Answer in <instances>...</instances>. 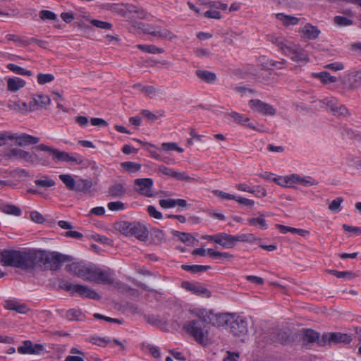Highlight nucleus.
Listing matches in <instances>:
<instances>
[{
  "mask_svg": "<svg viewBox=\"0 0 361 361\" xmlns=\"http://www.w3.org/2000/svg\"><path fill=\"white\" fill-rule=\"evenodd\" d=\"M183 288L185 290L199 296L209 298L211 292L205 286L199 283H192L188 281H185L182 284Z\"/></svg>",
  "mask_w": 361,
  "mask_h": 361,
  "instance_id": "obj_15",
  "label": "nucleus"
},
{
  "mask_svg": "<svg viewBox=\"0 0 361 361\" xmlns=\"http://www.w3.org/2000/svg\"><path fill=\"white\" fill-rule=\"evenodd\" d=\"M107 207L111 211H119L125 209V204L120 202H111L107 204Z\"/></svg>",
  "mask_w": 361,
  "mask_h": 361,
  "instance_id": "obj_63",
  "label": "nucleus"
},
{
  "mask_svg": "<svg viewBox=\"0 0 361 361\" xmlns=\"http://www.w3.org/2000/svg\"><path fill=\"white\" fill-rule=\"evenodd\" d=\"M331 112L335 116L337 117H346L350 115L349 110L344 105H341L338 106L337 104H336Z\"/></svg>",
  "mask_w": 361,
  "mask_h": 361,
  "instance_id": "obj_44",
  "label": "nucleus"
},
{
  "mask_svg": "<svg viewBox=\"0 0 361 361\" xmlns=\"http://www.w3.org/2000/svg\"><path fill=\"white\" fill-rule=\"evenodd\" d=\"M331 343H350L352 341L351 336L347 334H342L340 332L331 333Z\"/></svg>",
  "mask_w": 361,
  "mask_h": 361,
  "instance_id": "obj_26",
  "label": "nucleus"
},
{
  "mask_svg": "<svg viewBox=\"0 0 361 361\" xmlns=\"http://www.w3.org/2000/svg\"><path fill=\"white\" fill-rule=\"evenodd\" d=\"M95 266L84 262H73L68 266V271L85 281H92Z\"/></svg>",
  "mask_w": 361,
  "mask_h": 361,
  "instance_id": "obj_7",
  "label": "nucleus"
},
{
  "mask_svg": "<svg viewBox=\"0 0 361 361\" xmlns=\"http://www.w3.org/2000/svg\"><path fill=\"white\" fill-rule=\"evenodd\" d=\"M133 27L140 30L145 34H149L150 35L154 36V33L156 31V27L151 24H145L143 23L138 22H133Z\"/></svg>",
  "mask_w": 361,
  "mask_h": 361,
  "instance_id": "obj_33",
  "label": "nucleus"
},
{
  "mask_svg": "<svg viewBox=\"0 0 361 361\" xmlns=\"http://www.w3.org/2000/svg\"><path fill=\"white\" fill-rule=\"evenodd\" d=\"M228 329L234 336H243L246 335L248 331L247 318L233 314Z\"/></svg>",
  "mask_w": 361,
  "mask_h": 361,
  "instance_id": "obj_9",
  "label": "nucleus"
},
{
  "mask_svg": "<svg viewBox=\"0 0 361 361\" xmlns=\"http://www.w3.org/2000/svg\"><path fill=\"white\" fill-rule=\"evenodd\" d=\"M15 134L11 133L7 131L0 133V147L4 146L6 144L8 140H14Z\"/></svg>",
  "mask_w": 361,
  "mask_h": 361,
  "instance_id": "obj_54",
  "label": "nucleus"
},
{
  "mask_svg": "<svg viewBox=\"0 0 361 361\" xmlns=\"http://www.w3.org/2000/svg\"><path fill=\"white\" fill-rule=\"evenodd\" d=\"M7 155L10 158L16 157L27 162L34 163L35 161V157L33 154L21 149L13 148L10 150Z\"/></svg>",
  "mask_w": 361,
  "mask_h": 361,
  "instance_id": "obj_19",
  "label": "nucleus"
},
{
  "mask_svg": "<svg viewBox=\"0 0 361 361\" xmlns=\"http://www.w3.org/2000/svg\"><path fill=\"white\" fill-rule=\"evenodd\" d=\"M233 314L230 313L214 314L212 311H209V322L219 327H229L231 320L233 319Z\"/></svg>",
  "mask_w": 361,
  "mask_h": 361,
  "instance_id": "obj_12",
  "label": "nucleus"
},
{
  "mask_svg": "<svg viewBox=\"0 0 361 361\" xmlns=\"http://www.w3.org/2000/svg\"><path fill=\"white\" fill-rule=\"evenodd\" d=\"M60 180L66 185V187L70 190H74L75 188L76 181L69 174L59 175Z\"/></svg>",
  "mask_w": 361,
  "mask_h": 361,
  "instance_id": "obj_38",
  "label": "nucleus"
},
{
  "mask_svg": "<svg viewBox=\"0 0 361 361\" xmlns=\"http://www.w3.org/2000/svg\"><path fill=\"white\" fill-rule=\"evenodd\" d=\"M25 85V82L19 78H9L7 81L8 90L11 92L18 91Z\"/></svg>",
  "mask_w": 361,
  "mask_h": 361,
  "instance_id": "obj_31",
  "label": "nucleus"
},
{
  "mask_svg": "<svg viewBox=\"0 0 361 361\" xmlns=\"http://www.w3.org/2000/svg\"><path fill=\"white\" fill-rule=\"evenodd\" d=\"M181 268L185 271H191L192 273H198L209 270L210 269V267L204 265L183 264L181 266Z\"/></svg>",
  "mask_w": 361,
  "mask_h": 361,
  "instance_id": "obj_42",
  "label": "nucleus"
},
{
  "mask_svg": "<svg viewBox=\"0 0 361 361\" xmlns=\"http://www.w3.org/2000/svg\"><path fill=\"white\" fill-rule=\"evenodd\" d=\"M288 338V335L286 332H272L270 334L263 333L259 336L257 343L259 347L264 348L262 343L285 344Z\"/></svg>",
  "mask_w": 361,
  "mask_h": 361,
  "instance_id": "obj_10",
  "label": "nucleus"
},
{
  "mask_svg": "<svg viewBox=\"0 0 361 361\" xmlns=\"http://www.w3.org/2000/svg\"><path fill=\"white\" fill-rule=\"evenodd\" d=\"M271 41L283 54L288 56L293 61L304 63L309 62L310 58L307 52L300 45L283 37H274Z\"/></svg>",
  "mask_w": 361,
  "mask_h": 361,
  "instance_id": "obj_3",
  "label": "nucleus"
},
{
  "mask_svg": "<svg viewBox=\"0 0 361 361\" xmlns=\"http://www.w3.org/2000/svg\"><path fill=\"white\" fill-rule=\"evenodd\" d=\"M142 350H145L146 348L149 350L150 354L154 357V358H159L160 357V351L158 347L154 346L150 344H145L142 343Z\"/></svg>",
  "mask_w": 361,
  "mask_h": 361,
  "instance_id": "obj_56",
  "label": "nucleus"
},
{
  "mask_svg": "<svg viewBox=\"0 0 361 361\" xmlns=\"http://www.w3.org/2000/svg\"><path fill=\"white\" fill-rule=\"evenodd\" d=\"M59 286L62 289L68 291L71 293H77L81 297L89 298L94 300L100 298L99 295L94 290L90 289L86 286L62 281L60 283Z\"/></svg>",
  "mask_w": 361,
  "mask_h": 361,
  "instance_id": "obj_8",
  "label": "nucleus"
},
{
  "mask_svg": "<svg viewBox=\"0 0 361 361\" xmlns=\"http://www.w3.org/2000/svg\"><path fill=\"white\" fill-rule=\"evenodd\" d=\"M312 75L314 78L319 79L324 84L335 82L337 80L336 77L331 75L329 73L326 71L314 73Z\"/></svg>",
  "mask_w": 361,
  "mask_h": 361,
  "instance_id": "obj_34",
  "label": "nucleus"
},
{
  "mask_svg": "<svg viewBox=\"0 0 361 361\" xmlns=\"http://www.w3.org/2000/svg\"><path fill=\"white\" fill-rule=\"evenodd\" d=\"M37 82L39 85H44L48 82H51L54 80V76L52 74L47 73L43 74L39 73L37 76Z\"/></svg>",
  "mask_w": 361,
  "mask_h": 361,
  "instance_id": "obj_52",
  "label": "nucleus"
},
{
  "mask_svg": "<svg viewBox=\"0 0 361 361\" xmlns=\"http://www.w3.org/2000/svg\"><path fill=\"white\" fill-rule=\"evenodd\" d=\"M1 211L6 214L16 216H20L22 213L21 209L18 207L13 204L4 205L1 208Z\"/></svg>",
  "mask_w": 361,
  "mask_h": 361,
  "instance_id": "obj_41",
  "label": "nucleus"
},
{
  "mask_svg": "<svg viewBox=\"0 0 361 361\" xmlns=\"http://www.w3.org/2000/svg\"><path fill=\"white\" fill-rule=\"evenodd\" d=\"M82 313L80 309H70L66 312V318L69 321H79L82 319Z\"/></svg>",
  "mask_w": 361,
  "mask_h": 361,
  "instance_id": "obj_37",
  "label": "nucleus"
},
{
  "mask_svg": "<svg viewBox=\"0 0 361 361\" xmlns=\"http://www.w3.org/2000/svg\"><path fill=\"white\" fill-rule=\"evenodd\" d=\"M137 48L143 51L149 53V54H162L164 52V49L156 47L155 45L150 44H138Z\"/></svg>",
  "mask_w": 361,
  "mask_h": 361,
  "instance_id": "obj_39",
  "label": "nucleus"
},
{
  "mask_svg": "<svg viewBox=\"0 0 361 361\" xmlns=\"http://www.w3.org/2000/svg\"><path fill=\"white\" fill-rule=\"evenodd\" d=\"M276 18L282 21L283 24L286 26L294 25L298 24L299 22V18L294 16L285 15L283 13H277Z\"/></svg>",
  "mask_w": 361,
  "mask_h": 361,
  "instance_id": "obj_35",
  "label": "nucleus"
},
{
  "mask_svg": "<svg viewBox=\"0 0 361 361\" xmlns=\"http://www.w3.org/2000/svg\"><path fill=\"white\" fill-rule=\"evenodd\" d=\"M35 183L37 186L42 188H49L55 185L54 180L49 179L46 176L44 177V179L35 180Z\"/></svg>",
  "mask_w": 361,
  "mask_h": 361,
  "instance_id": "obj_50",
  "label": "nucleus"
},
{
  "mask_svg": "<svg viewBox=\"0 0 361 361\" xmlns=\"http://www.w3.org/2000/svg\"><path fill=\"white\" fill-rule=\"evenodd\" d=\"M134 227L135 223H130L128 221L117 222L114 225L115 229L125 235H131L132 229Z\"/></svg>",
  "mask_w": 361,
  "mask_h": 361,
  "instance_id": "obj_25",
  "label": "nucleus"
},
{
  "mask_svg": "<svg viewBox=\"0 0 361 361\" xmlns=\"http://www.w3.org/2000/svg\"><path fill=\"white\" fill-rule=\"evenodd\" d=\"M42 344L33 345L30 341H25L23 345L18 348V352L20 354H39L44 350Z\"/></svg>",
  "mask_w": 361,
  "mask_h": 361,
  "instance_id": "obj_17",
  "label": "nucleus"
},
{
  "mask_svg": "<svg viewBox=\"0 0 361 361\" xmlns=\"http://www.w3.org/2000/svg\"><path fill=\"white\" fill-rule=\"evenodd\" d=\"M183 329L197 343L204 345L209 343L208 324H204V321H188L183 324Z\"/></svg>",
  "mask_w": 361,
  "mask_h": 361,
  "instance_id": "obj_4",
  "label": "nucleus"
},
{
  "mask_svg": "<svg viewBox=\"0 0 361 361\" xmlns=\"http://www.w3.org/2000/svg\"><path fill=\"white\" fill-rule=\"evenodd\" d=\"M302 345L306 348H310L315 342L317 343L318 332L310 329H306L302 331Z\"/></svg>",
  "mask_w": 361,
  "mask_h": 361,
  "instance_id": "obj_20",
  "label": "nucleus"
},
{
  "mask_svg": "<svg viewBox=\"0 0 361 361\" xmlns=\"http://www.w3.org/2000/svg\"><path fill=\"white\" fill-rule=\"evenodd\" d=\"M141 92L145 93L151 99H155L159 94H161V90L155 88L154 86H145L142 87Z\"/></svg>",
  "mask_w": 361,
  "mask_h": 361,
  "instance_id": "obj_43",
  "label": "nucleus"
},
{
  "mask_svg": "<svg viewBox=\"0 0 361 361\" xmlns=\"http://www.w3.org/2000/svg\"><path fill=\"white\" fill-rule=\"evenodd\" d=\"M106 8L114 13L129 18L132 21L135 20V18H147V13L143 9L139 8L130 4H108Z\"/></svg>",
  "mask_w": 361,
  "mask_h": 361,
  "instance_id": "obj_5",
  "label": "nucleus"
},
{
  "mask_svg": "<svg viewBox=\"0 0 361 361\" xmlns=\"http://www.w3.org/2000/svg\"><path fill=\"white\" fill-rule=\"evenodd\" d=\"M126 192L125 184L121 183H115L109 188V194L113 197H120L123 196Z\"/></svg>",
  "mask_w": 361,
  "mask_h": 361,
  "instance_id": "obj_27",
  "label": "nucleus"
},
{
  "mask_svg": "<svg viewBox=\"0 0 361 361\" xmlns=\"http://www.w3.org/2000/svg\"><path fill=\"white\" fill-rule=\"evenodd\" d=\"M14 140H16V142L18 146L23 147L37 144L39 142V139L37 137H35L26 133H22L18 136L15 134Z\"/></svg>",
  "mask_w": 361,
  "mask_h": 361,
  "instance_id": "obj_21",
  "label": "nucleus"
},
{
  "mask_svg": "<svg viewBox=\"0 0 361 361\" xmlns=\"http://www.w3.org/2000/svg\"><path fill=\"white\" fill-rule=\"evenodd\" d=\"M334 22L339 26H348L353 24V21L343 16H336L334 18Z\"/></svg>",
  "mask_w": 361,
  "mask_h": 361,
  "instance_id": "obj_62",
  "label": "nucleus"
},
{
  "mask_svg": "<svg viewBox=\"0 0 361 361\" xmlns=\"http://www.w3.org/2000/svg\"><path fill=\"white\" fill-rule=\"evenodd\" d=\"M234 238H235V243L236 242L252 243L257 240V238L253 234H251V233L234 235Z\"/></svg>",
  "mask_w": 361,
  "mask_h": 361,
  "instance_id": "obj_51",
  "label": "nucleus"
},
{
  "mask_svg": "<svg viewBox=\"0 0 361 361\" xmlns=\"http://www.w3.org/2000/svg\"><path fill=\"white\" fill-rule=\"evenodd\" d=\"M161 147L165 151L176 150L180 153L183 152V149L179 147L175 142H164L161 144Z\"/></svg>",
  "mask_w": 361,
  "mask_h": 361,
  "instance_id": "obj_57",
  "label": "nucleus"
},
{
  "mask_svg": "<svg viewBox=\"0 0 361 361\" xmlns=\"http://www.w3.org/2000/svg\"><path fill=\"white\" fill-rule=\"evenodd\" d=\"M250 107L263 115L274 116L276 114L274 108L259 99H251L249 102Z\"/></svg>",
  "mask_w": 361,
  "mask_h": 361,
  "instance_id": "obj_14",
  "label": "nucleus"
},
{
  "mask_svg": "<svg viewBox=\"0 0 361 361\" xmlns=\"http://www.w3.org/2000/svg\"><path fill=\"white\" fill-rule=\"evenodd\" d=\"M39 16L40 18L43 20H54L56 19V15L50 11L48 10H42L39 13Z\"/></svg>",
  "mask_w": 361,
  "mask_h": 361,
  "instance_id": "obj_61",
  "label": "nucleus"
},
{
  "mask_svg": "<svg viewBox=\"0 0 361 361\" xmlns=\"http://www.w3.org/2000/svg\"><path fill=\"white\" fill-rule=\"evenodd\" d=\"M353 80L350 81L348 84H345L346 87L350 90H355L360 87L361 85V73L360 72H356L353 75Z\"/></svg>",
  "mask_w": 361,
  "mask_h": 361,
  "instance_id": "obj_47",
  "label": "nucleus"
},
{
  "mask_svg": "<svg viewBox=\"0 0 361 361\" xmlns=\"http://www.w3.org/2000/svg\"><path fill=\"white\" fill-rule=\"evenodd\" d=\"M154 37L161 39H166L170 42L178 38V36L171 30L161 27H157Z\"/></svg>",
  "mask_w": 361,
  "mask_h": 361,
  "instance_id": "obj_23",
  "label": "nucleus"
},
{
  "mask_svg": "<svg viewBox=\"0 0 361 361\" xmlns=\"http://www.w3.org/2000/svg\"><path fill=\"white\" fill-rule=\"evenodd\" d=\"M4 307L9 310H14L20 314H25L28 310V309L25 305H24V304L19 305L13 301H11V300L6 301L5 303Z\"/></svg>",
  "mask_w": 361,
  "mask_h": 361,
  "instance_id": "obj_32",
  "label": "nucleus"
},
{
  "mask_svg": "<svg viewBox=\"0 0 361 361\" xmlns=\"http://www.w3.org/2000/svg\"><path fill=\"white\" fill-rule=\"evenodd\" d=\"M173 235L178 237L180 241L185 243H190L193 244L194 241H197V240L192 237L190 234L187 233H182L179 231H173Z\"/></svg>",
  "mask_w": 361,
  "mask_h": 361,
  "instance_id": "obj_45",
  "label": "nucleus"
},
{
  "mask_svg": "<svg viewBox=\"0 0 361 361\" xmlns=\"http://www.w3.org/2000/svg\"><path fill=\"white\" fill-rule=\"evenodd\" d=\"M331 333L324 334L321 337L318 333L317 345L319 346H325L327 344H331Z\"/></svg>",
  "mask_w": 361,
  "mask_h": 361,
  "instance_id": "obj_59",
  "label": "nucleus"
},
{
  "mask_svg": "<svg viewBox=\"0 0 361 361\" xmlns=\"http://www.w3.org/2000/svg\"><path fill=\"white\" fill-rule=\"evenodd\" d=\"M217 244L225 248H233L235 245L234 235L226 233H219Z\"/></svg>",
  "mask_w": 361,
  "mask_h": 361,
  "instance_id": "obj_22",
  "label": "nucleus"
},
{
  "mask_svg": "<svg viewBox=\"0 0 361 361\" xmlns=\"http://www.w3.org/2000/svg\"><path fill=\"white\" fill-rule=\"evenodd\" d=\"M174 178L178 180L185 181L188 183H197L200 181V178L190 177L186 172L176 171Z\"/></svg>",
  "mask_w": 361,
  "mask_h": 361,
  "instance_id": "obj_40",
  "label": "nucleus"
},
{
  "mask_svg": "<svg viewBox=\"0 0 361 361\" xmlns=\"http://www.w3.org/2000/svg\"><path fill=\"white\" fill-rule=\"evenodd\" d=\"M343 199L342 197H337L329 205V209L331 212H338L341 209V204L343 202Z\"/></svg>",
  "mask_w": 361,
  "mask_h": 361,
  "instance_id": "obj_55",
  "label": "nucleus"
},
{
  "mask_svg": "<svg viewBox=\"0 0 361 361\" xmlns=\"http://www.w3.org/2000/svg\"><path fill=\"white\" fill-rule=\"evenodd\" d=\"M141 241H146L148 239V231L141 225L135 223V227L132 229V235Z\"/></svg>",
  "mask_w": 361,
  "mask_h": 361,
  "instance_id": "obj_28",
  "label": "nucleus"
},
{
  "mask_svg": "<svg viewBox=\"0 0 361 361\" xmlns=\"http://www.w3.org/2000/svg\"><path fill=\"white\" fill-rule=\"evenodd\" d=\"M71 261V257L57 252L32 250V269L39 265L46 269L57 270L66 262Z\"/></svg>",
  "mask_w": 361,
  "mask_h": 361,
  "instance_id": "obj_1",
  "label": "nucleus"
},
{
  "mask_svg": "<svg viewBox=\"0 0 361 361\" xmlns=\"http://www.w3.org/2000/svg\"><path fill=\"white\" fill-rule=\"evenodd\" d=\"M264 215L261 214V217L251 218L247 220L248 223L251 226L259 225L262 228L267 229V225L266 220L263 218Z\"/></svg>",
  "mask_w": 361,
  "mask_h": 361,
  "instance_id": "obj_49",
  "label": "nucleus"
},
{
  "mask_svg": "<svg viewBox=\"0 0 361 361\" xmlns=\"http://www.w3.org/2000/svg\"><path fill=\"white\" fill-rule=\"evenodd\" d=\"M192 312L197 317L196 320H202L204 324H208L207 319L209 320V312L204 309H195Z\"/></svg>",
  "mask_w": 361,
  "mask_h": 361,
  "instance_id": "obj_48",
  "label": "nucleus"
},
{
  "mask_svg": "<svg viewBox=\"0 0 361 361\" xmlns=\"http://www.w3.org/2000/svg\"><path fill=\"white\" fill-rule=\"evenodd\" d=\"M8 107L11 110L18 111L22 114H25L29 111V104H27L26 102H21L20 101H9L8 103Z\"/></svg>",
  "mask_w": 361,
  "mask_h": 361,
  "instance_id": "obj_29",
  "label": "nucleus"
},
{
  "mask_svg": "<svg viewBox=\"0 0 361 361\" xmlns=\"http://www.w3.org/2000/svg\"><path fill=\"white\" fill-rule=\"evenodd\" d=\"M36 149L40 151H44L49 153L55 162L66 161V162H75L78 164L82 163V159L80 157H75L71 154L66 152L59 151L57 149L47 146L44 144H40L36 147Z\"/></svg>",
  "mask_w": 361,
  "mask_h": 361,
  "instance_id": "obj_6",
  "label": "nucleus"
},
{
  "mask_svg": "<svg viewBox=\"0 0 361 361\" xmlns=\"http://www.w3.org/2000/svg\"><path fill=\"white\" fill-rule=\"evenodd\" d=\"M92 281L98 283L112 284L114 283V278L110 271L102 270L98 267H95Z\"/></svg>",
  "mask_w": 361,
  "mask_h": 361,
  "instance_id": "obj_16",
  "label": "nucleus"
},
{
  "mask_svg": "<svg viewBox=\"0 0 361 361\" xmlns=\"http://www.w3.org/2000/svg\"><path fill=\"white\" fill-rule=\"evenodd\" d=\"M51 348L56 354L57 359L59 360L62 357L63 354L66 350V346L64 345H52Z\"/></svg>",
  "mask_w": 361,
  "mask_h": 361,
  "instance_id": "obj_64",
  "label": "nucleus"
},
{
  "mask_svg": "<svg viewBox=\"0 0 361 361\" xmlns=\"http://www.w3.org/2000/svg\"><path fill=\"white\" fill-rule=\"evenodd\" d=\"M49 96L42 94H35L32 100L29 102V111H35L40 109H46L50 104Z\"/></svg>",
  "mask_w": 361,
  "mask_h": 361,
  "instance_id": "obj_13",
  "label": "nucleus"
},
{
  "mask_svg": "<svg viewBox=\"0 0 361 361\" xmlns=\"http://www.w3.org/2000/svg\"><path fill=\"white\" fill-rule=\"evenodd\" d=\"M7 68L10 70L11 71L22 75H32V72L30 71L26 70L22 67H20L17 65L13 64V63H8L7 65Z\"/></svg>",
  "mask_w": 361,
  "mask_h": 361,
  "instance_id": "obj_46",
  "label": "nucleus"
},
{
  "mask_svg": "<svg viewBox=\"0 0 361 361\" xmlns=\"http://www.w3.org/2000/svg\"><path fill=\"white\" fill-rule=\"evenodd\" d=\"M121 166L129 173H135L141 169V164L132 161L123 162L121 164Z\"/></svg>",
  "mask_w": 361,
  "mask_h": 361,
  "instance_id": "obj_36",
  "label": "nucleus"
},
{
  "mask_svg": "<svg viewBox=\"0 0 361 361\" xmlns=\"http://www.w3.org/2000/svg\"><path fill=\"white\" fill-rule=\"evenodd\" d=\"M93 183L91 179H78L76 180L75 191L90 196L93 195Z\"/></svg>",
  "mask_w": 361,
  "mask_h": 361,
  "instance_id": "obj_18",
  "label": "nucleus"
},
{
  "mask_svg": "<svg viewBox=\"0 0 361 361\" xmlns=\"http://www.w3.org/2000/svg\"><path fill=\"white\" fill-rule=\"evenodd\" d=\"M90 23L94 26L103 30H110L112 27V25L110 23L105 21L93 19L90 20Z\"/></svg>",
  "mask_w": 361,
  "mask_h": 361,
  "instance_id": "obj_58",
  "label": "nucleus"
},
{
  "mask_svg": "<svg viewBox=\"0 0 361 361\" xmlns=\"http://www.w3.org/2000/svg\"><path fill=\"white\" fill-rule=\"evenodd\" d=\"M32 250L18 251L4 250L0 253V262L4 266L23 269H32Z\"/></svg>",
  "mask_w": 361,
  "mask_h": 361,
  "instance_id": "obj_2",
  "label": "nucleus"
},
{
  "mask_svg": "<svg viewBox=\"0 0 361 361\" xmlns=\"http://www.w3.org/2000/svg\"><path fill=\"white\" fill-rule=\"evenodd\" d=\"M301 32L308 39H314L319 36L320 31L317 27L307 23L301 29Z\"/></svg>",
  "mask_w": 361,
  "mask_h": 361,
  "instance_id": "obj_24",
  "label": "nucleus"
},
{
  "mask_svg": "<svg viewBox=\"0 0 361 361\" xmlns=\"http://www.w3.org/2000/svg\"><path fill=\"white\" fill-rule=\"evenodd\" d=\"M228 115L239 124H245V123L249 121L247 117H244L243 115L235 111H232L228 114Z\"/></svg>",
  "mask_w": 361,
  "mask_h": 361,
  "instance_id": "obj_53",
  "label": "nucleus"
},
{
  "mask_svg": "<svg viewBox=\"0 0 361 361\" xmlns=\"http://www.w3.org/2000/svg\"><path fill=\"white\" fill-rule=\"evenodd\" d=\"M326 271L329 274L336 276L338 278H354L355 276V274H353L351 271H338L336 270H326Z\"/></svg>",
  "mask_w": 361,
  "mask_h": 361,
  "instance_id": "obj_60",
  "label": "nucleus"
},
{
  "mask_svg": "<svg viewBox=\"0 0 361 361\" xmlns=\"http://www.w3.org/2000/svg\"><path fill=\"white\" fill-rule=\"evenodd\" d=\"M195 73L200 80L207 83H214L216 79V74L208 71L197 70Z\"/></svg>",
  "mask_w": 361,
  "mask_h": 361,
  "instance_id": "obj_30",
  "label": "nucleus"
},
{
  "mask_svg": "<svg viewBox=\"0 0 361 361\" xmlns=\"http://www.w3.org/2000/svg\"><path fill=\"white\" fill-rule=\"evenodd\" d=\"M153 180L152 178H137L134 180L135 190L147 197L154 196L152 192Z\"/></svg>",
  "mask_w": 361,
  "mask_h": 361,
  "instance_id": "obj_11",
  "label": "nucleus"
}]
</instances>
